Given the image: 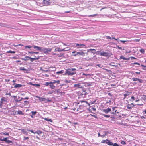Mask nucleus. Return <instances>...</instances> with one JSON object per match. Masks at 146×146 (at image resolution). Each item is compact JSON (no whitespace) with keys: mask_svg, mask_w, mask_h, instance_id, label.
<instances>
[{"mask_svg":"<svg viewBox=\"0 0 146 146\" xmlns=\"http://www.w3.org/2000/svg\"><path fill=\"white\" fill-rule=\"evenodd\" d=\"M1 100L2 101V102H3L4 103H5L7 102V99L6 98L2 97Z\"/></svg>","mask_w":146,"mask_h":146,"instance_id":"obj_10","label":"nucleus"},{"mask_svg":"<svg viewBox=\"0 0 146 146\" xmlns=\"http://www.w3.org/2000/svg\"><path fill=\"white\" fill-rule=\"evenodd\" d=\"M31 84L33 85L36 86H40V85L39 84Z\"/></svg>","mask_w":146,"mask_h":146,"instance_id":"obj_59","label":"nucleus"},{"mask_svg":"<svg viewBox=\"0 0 146 146\" xmlns=\"http://www.w3.org/2000/svg\"><path fill=\"white\" fill-rule=\"evenodd\" d=\"M43 2L46 5H48L50 4V0H43Z\"/></svg>","mask_w":146,"mask_h":146,"instance_id":"obj_8","label":"nucleus"},{"mask_svg":"<svg viewBox=\"0 0 146 146\" xmlns=\"http://www.w3.org/2000/svg\"><path fill=\"white\" fill-rule=\"evenodd\" d=\"M42 131L40 130H38L35 132V133H37L39 135L42 133Z\"/></svg>","mask_w":146,"mask_h":146,"instance_id":"obj_21","label":"nucleus"},{"mask_svg":"<svg viewBox=\"0 0 146 146\" xmlns=\"http://www.w3.org/2000/svg\"><path fill=\"white\" fill-rule=\"evenodd\" d=\"M80 94L81 95H87L88 94V93L86 92L85 90H83L82 93H81Z\"/></svg>","mask_w":146,"mask_h":146,"instance_id":"obj_22","label":"nucleus"},{"mask_svg":"<svg viewBox=\"0 0 146 146\" xmlns=\"http://www.w3.org/2000/svg\"><path fill=\"white\" fill-rule=\"evenodd\" d=\"M140 39H135L134 40V41L135 42H139L140 41Z\"/></svg>","mask_w":146,"mask_h":146,"instance_id":"obj_54","label":"nucleus"},{"mask_svg":"<svg viewBox=\"0 0 146 146\" xmlns=\"http://www.w3.org/2000/svg\"><path fill=\"white\" fill-rule=\"evenodd\" d=\"M143 99L145 100H146V95H143Z\"/></svg>","mask_w":146,"mask_h":146,"instance_id":"obj_53","label":"nucleus"},{"mask_svg":"<svg viewBox=\"0 0 146 146\" xmlns=\"http://www.w3.org/2000/svg\"><path fill=\"white\" fill-rule=\"evenodd\" d=\"M139 51L140 52L142 53H144L145 52L144 50L143 49H141Z\"/></svg>","mask_w":146,"mask_h":146,"instance_id":"obj_36","label":"nucleus"},{"mask_svg":"<svg viewBox=\"0 0 146 146\" xmlns=\"http://www.w3.org/2000/svg\"><path fill=\"white\" fill-rule=\"evenodd\" d=\"M103 115L105 117H107V118H109L110 117V115H106L105 114H103Z\"/></svg>","mask_w":146,"mask_h":146,"instance_id":"obj_40","label":"nucleus"},{"mask_svg":"<svg viewBox=\"0 0 146 146\" xmlns=\"http://www.w3.org/2000/svg\"><path fill=\"white\" fill-rule=\"evenodd\" d=\"M49 86H50V88L52 89H54L55 88V86L53 85V84L51 83H50Z\"/></svg>","mask_w":146,"mask_h":146,"instance_id":"obj_17","label":"nucleus"},{"mask_svg":"<svg viewBox=\"0 0 146 146\" xmlns=\"http://www.w3.org/2000/svg\"><path fill=\"white\" fill-rule=\"evenodd\" d=\"M7 53H15V52L14 51H11V50L7 51Z\"/></svg>","mask_w":146,"mask_h":146,"instance_id":"obj_38","label":"nucleus"},{"mask_svg":"<svg viewBox=\"0 0 146 146\" xmlns=\"http://www.w3.org/2000/svg\"><path fill=\"white\" fill-rule=\"evenodd\" d=\"M0 26L2 27H5V24L2 23H0Z\"/></svg>","mask_w":146,"mask_h":146,"instance_id":"obj_55","label":"nucleus"},{"mask_svg":"<svg viewBox=\"0 0 146 146\" xmlns=\"http://www.w3.org/2000/svg\"><path fill=\"white\" fill-rule=\"evenodd\" d=\"M60 90L58 89L57 90V92L56 91V93L57 92L58 94H62V92H60Z\"/></svg>","mask_w":146,"mask_h":146,"instance_id":"obj_37","label":"nucleus"},{"mask_svg":"<svg viewBox=\"0 0 146 146\" xmlns=\"http://www.w3.org/2000/svg\"><path fill=\"white\" fill-rule=\"evenodd\" d=\"M78 55L79 54L80 55L84 56V53L82 51L77 52Z\"/></svg>","mask_w":146,"mask_h":146,"instance_id":"obj_20","label":"nucleus"},{"mask_svg":"<svg viewBox=\"0 0 146 146\" xmlns=\"http://www.w3.org/2000/svg\"><path fill=\"white\" fill-rule=\"evenodd\" d=\"M131 99L132 100H130V101H133L134 100H135V98L133 96H132L131 97Z\"/></svg>","mask_w":146,"mask_h":146,"instance_id":"obj_50","label":"nucleus"},{"mask_svg":"<svg viewBox=\"0 0 146 146\" xmlns=\"http://www.w3.org/2000/svg\"><path fill=\"white\" fill-rule=\"evenodd\" d=\"M19 69L20 70H23L24 72H27V69H25L23 67H20V68Z\"/></svg>","mask_w":146,"mask_h":146,"instance_id":"obj_26","label":"nucleus"},{"mask_svg":"<svg viewBox=\"0 0 146 146\" xmlns=\"http://www.w3.org/2000/svg\"><path fill=\"white\" fill-rule=\"evenodd\" d=\"M69 50H70V49L69 48L67 47V48H64V49H60V50H61V52L63 51H68Z\"/></svg>","mask_w":146,"mask_h":146,"instance_id":"obj_15","label":"nucleus"},{"mask_svg":"<svg viewBox=\"0 0 146 146\" xmlns=\"http://www.w3.org/2000/svg\"><path fill=\"white\" fill-rule=\"evenodd\" d=\"M74 87L76 88H82V86L81 85V84L80 83H79L77 84H74Z\"/></svg>","mask_w":146,"mask_h":146,"instance_id":"obj_7","label":"nucleus"},{"mask_svg":"<svg viewBox=\"0 0 146 146\" xmlns=\"http://www.w3.org/2000/svg\"><path fill=\"white\" fill-rule=\"evenodd\" d=\"M112 145L113 146H119V145L117 143H113Z\"/></svg>","mask_w":146,"mask_h":146,"instance_id":"obj_52","label":"nucleus"},{"mask_svg":"<svg viewBox=\"0 0 146 146\" xmlns=\"http://www.w3.org/2000/svg\"><path fill=\"white\" fill-rule=\"evenodd\" d=\"M97 59L96 56H94L92 58L90 59V60H96Z\"/></svg>","mask_w":146,"mask_h":146,"instance_id":"obj_27","label":"nucleus"},{"mask_svg":"<svg viewBox=\"0 0 146 146\" xmlns=\"http://www.w3.org/2000/svg\"><path fill=\"white\" fill-rule=\"evenodd\" d=\"M7 137L4 138V137L3 139H2V140H1V141H5L6 142V141L7 140Z\"/></svg>","mask_w":146,"mask_h":146,"instance_id":"obj_32","label":"nucleus"},{"mask_svg":"<svg viewBox=\"0 0 146 146\" xmlns=\"http://www.w3.org/2000/svg\"><path fill=\"white\" fill-rule=\"evenodd\" d=\"M64 71L63 70H62L60 71L57 72H56V74H62L64 73Z\"/></svg>","mask_w":146,"mask_h":146,"instance_id":"obj_23","label":"nucleus"},{"mask_svg":"<svg viewBox=\"0 0 146 146\" xmlns=\"http://www.w3.org/2000/svg\"><path fill=\"white\" fill-rule=\"evenodd\" d=\"M30 57L28 56H26L24 58H22L21 59L25 61L28 60L29 59Z\"/></svg>","mask_w":146,"mask_h":146,"instance_id":"obj_14","label":"nucleus"},{"mask_svg":"<svg viewBox=\"0 0 146 146\" xmlns=\"http://www.w3.org/2000/svg\"><path fill=\"white\" fill-rule=\"evenodd\" d=\"M21 99H23V100H25V99L28 100L29 99V98L28 97H25L24 98H21Z\"/></svg>","mask_w":146,"mask_h":146,"instance_id":"obj_62","label":"nucleus"},{"mask_svg":"<svg viewBox=\"0 0 146 146\" xmlns=\"http://www.w3.org/2000/svg\"><path fill=\"white\" fill-rule=\"evenodd\" d=\"M106 38L107 39H111V38H112L113 39H114L115 40H117L119 39V38H117V39H116L114 37L111 38L110 37V36H106Z\"/></svg>","mask_w":146,"mask_h":146,"instance_id":"obj_19","label":"nucleus"},{"mask_svg":"<svg viewBox=\"0 0 146 146\" xmlns=\"http://www.w3.org/2000/svg\"><path fill=\"white\" fill-rule=\"evenodd\" d=\"M32 46H25V48H31L32 47Z\"/></svg>","mask_w":146,"mask_h":146,"instance_id":"obj_58","label":"nucleus"},{"mask_svg":"<svg viewBox=\"0 0 146 146\" xmlns=\"http://www.w3.org/2000/svg\"><path fill=\"white\" fill-rule=\"evenodd\" d=\"M6 142L8 144H9L10 143H12V144H13V143H12V141H11L10 140H8L7 139V140Z\"/></svg>","mask_w":146,"mask_h":146,"instance_id":"obj_35","label":"nucleus"},{"mask_svg":"<svg viewBox=\"0 0 146 146\" xmlns=\"http://www.w3.org/2000/svg\"><path fill=\"white\" fill-rule=\"evenodd\" d=\"M2 134L4 135H9V133H2Z\"/></svg>","mask_w":146,"mask_h":146,"instance_id":"obj_44","label":"nucleus"},{"mask_svg":"<svg viewBox=\"0 0 146 146\" xmlns=\"http://www.w3.org/2000/svg\"><path fill=\"white\" fill-rule=\"evenodd\" d=\"M97 14H93V15H88V17H93L94 16H96V15H97Z\"/></svg>","mask_w":146,"mask_h":146,"instance_id":"obj_41","label":"nucleus"},{"mask_svg":"<svg viewBox=\"0 0 146 146\" xmlns=\"http://www.w3.org/2000/svg\"><path fill=\"white\" fill-rule=\"evenodd\" d=\"M116 108V107H114L112 108V110L113 111L111 113V114H115L116 113H119L118 112H117V110H115Z\"/></svg>","mask_w":146,"mask_h":146,"instance_id":"obj_12","label":"nucleus"},{"mask_svg":"<svg viewBox=\"0 0 146 146\" xmlns=\"http://www.w3.org/2000/svg\"><path fill=\"white\" fill-rule=\"evenodd\" d=\"M69 69L72 72H74L76 70V69L75 68H71Z\"/></svg>","mask_w":146,"mask_h":146,"instance_id":"obj_42","label":"nucleus"},{"mask_svg":"<svg viewBox=\"0 0 146 146\" xmlns=\"http://www.w3.org/2000/svg\"><path fill=\"white\" fill-rule=\"evenodd\" d=\"M121 143L123 145H125L126 144V142L125 141H121Z\"/></svg>","mask_w":146,"mask_h":146,"instance_id":"obj_48","label":"nucleus"},{"mask_svg":"<svg viewBox=\"0 0 146 146\" xmlns=\"http://www.w3.org/2000/svg\"><path fill=\"white\" fill-rule=\"evenodd\" d=\"M102 111L106 114H107L108 112H111V110L110 108H108L106 109H103Z\"/></svg>","mask_w":146,"mask_h":146,"instance_id":"obj_5","label":"nucleus"},{"mask_svg":"<svg viewBox=\"0 0 146 146\" xmlns=\"http://www.w3.org/2000/svg\"><path fill=\"white\" fill-rule=\"evenodd\" d=\"M66 74H67L68 76H72L76 74L75 72H72L69 69L66 70L65 72Z\"/></svg>","mask_w":146,"mask_h":146,"instance_id":"obj_3","label":"nucleus"},{"mask_svg":"<svg viewBox=\"0 0 146 146\" xmlns=\"http://www.w3.org/2000/svg\"><path fill=\"white\" fill-rule=\"evenodd\" d=\"M106 143L109 145H113V143L111 142L110 140L108 139H106Z\"/></svg>","mask_w":146,"mask_h":146,"instance_id":"obj_11","label":"nucleus"},{"mask_svg":"<svg viewBox=\"0 0 146 146\" xmlns=\"http://www.w3.org/2000/svg\"><path fill=\"white\" fill-rule=\"evenodd\" d=\"M120 59H123L124 60H129V58H127L124 57L123 56H120Z\"/></svg>","mask_w":146,"mask_h":146,"instance_id":"obj_18","label":"nucleus"},{"mask_svg":"<svg viewBox=\"0 0 146 146\" xmlns=\"http://www.w3.org/2000/svg\"><path fill=\"white\" fill-rule=\"evenodd\" d=\"M28 131H29L30 132H31L34 133V134H35V132H34L32 130H27Z\"/></svg>","mask_w":146,"mask_h":146,"instance_id":"obj_63","label":"nucleus"},{"mask_svg":"<svg viewBox=\"0 0 146 146\" xmlns=\"http://www.w3.org/2000/svg\"><path fill=\"white\" fill-rule=\"evenodd\" d=\"M137 81H139L140 83H142L143 82V80L142 79L139 78L138 79Z\"/></svg>","mask_w":146,"mask_h":146,"instance_id":"obj_45","label":"nucleus"},{"mask_svg":"<svg viewBox=\"0 0 146 146\" xmlns=\"http://www.w3.org/2000/svg\"><path fill=\"white\" fill-rule=\"evenodd\" d=\"M100 55L105 57H107V56H111L110 54L108 53L107 52H104V51H102L100 52Z\"/></svg>","mask_w":146,"mask_h":146,"instance_id":"obj_4","label":"nucleus"},{"mask_svg":"<svg viewBox=\"0 0 146 146\" xmlns=\"http://www.w3.org/2000/svg\"><path fill=\"white\" fill-rule=\"evenodd\" d=\"M143 113L144 114H146V109H145L143 111Z\"/></svg>","mask_w":146,"mask_h":146,"instance_id":"obj_60","label":"nucleus"},{"mask_svg":"<svg viewBox=\"0 0 146 146\" xmlns=\"http://www.w3.org/2000/svg\"><path fill=\"white\" fill-rule=\"evenodd\" d=\"M52 50V48H42L41 52H43L44 53H47L48 52H50Z\"/></svg>","mask_w":146,"mask_h":146,"instance_id":"obj_2","label":"nucleus"},{"mask_svg":"<svg viewBox=\"0 0 146 146\" xmlns=\"http://www.w3.org/2000/svg\"><path fill=\"white\" fill-rule=\"evenodd\" d=\"M22 131L24 134H25L26 135L28 134V133L25 129H22Z\"/></svg>","mask_w":146,"mask_h":146,"instance_id":"obj_29","label":"nucleus"},{"mask_svg":"<svg viewBox=\"0 0 146 146\" xmlns=\"http://www.w3.org/2000/svg\"><path fill=\"white\" fill-rule=\"evenodd\" d=\"M85 86H89L91 85V84H90V83L89 82H86L85 84Z\"/></svg>","mask_w":146,"mask_h":146,"instance_id":"obj_33","label":"nucleus"},{"mask_svg":"<svg viewBox=\"0 0 146 146\" xmlns=\"http://www.w3.org/2000/svg\"><path fill=\"white\" fill-rule=\"evenodd\" d=\"M33 47L34 48L36 49V50H38L40 51H41L42 48L41 47L35 46L33 45Z\"/></svg>","mask_w":146,"mask_h":146,"instance_id":"obj_9","label":"nucleus"},{"mask_svg":"<svg viewBox=\"0 0 146 146\" xmlns=\"http://www.w3.org/2000/svg\"><path fill=\"white\" fill-rule=\"evenodd\" d=\"M50 82H46L44 84V85H45L46 86H48V85H50Z\"/></svg>","mask_w":146,"mask_h":146,"instance_id":"obj_39","label":"nucleus"},{"mask_svg":"<svg viewBox=\"0 0 146 146\" xmlns=\"http://www.w3.org/2000/svg\"><path fill=\"white\" fill-rule=\"evenodd\" d=\"M17 113L20 115H23V112L19 110H18Z\"/></svg>","mask_w":146,"mask_h":146,"instance_id":"obj_24","label":"nucleus"},{"mask_svg":"<svg viewBox=\"0 0 146 146\" xmlns=\"http://www.w3.org/2000/svg\"><path fill=\"white\" fill-rule=\"evenodd\" d=\"M36 97L38 98L40 101L41 102L44 101L46 103L47 102H51V100H49L48 98H44L40 97L38 96H36Z\"/></svg>","mask_w":146,"mask_h":146,"instance_id":"obj_1","label":"nucleus"},{"mask_svg":"<svg viewBox=\"0 0 146 146\" xmlns=\"http://www.w3.org/2000/svg\"><path fill=\"white\" fill-rule=\"evenodd\" d=\"M53 93H56V90L55 91H53V90H52V91H49L48 92V94H52Z\"/></svg>","mask_w":146,"mask_h":146,"instance_id":"obj_28","label":"nucleus"},{"mask_svg":"<svg viewBox=\"0 0 146 146\" xmlns=\"http://www.w3.org/2000/svg\"><path fill=\"white\" fill-rule=\"evenodd\" d=\"M60 49L59 48H56L55 49V51H58V52H61Z\"/></svg>","mask_w":146,"mask_h":146,"instance_id":"obj_34","label":"nucleus"},{"mask_svg":"<svg viewBox=\"0 0 146 146\" xmlns=\"http://www.w3.org/2000/svg\"><path fill=\"white\" fill-rule=\"evenodd\" d=\"M120 41L121 42L123 43V44H127L126 43H125V42H127L126 40H120Z\"/></svg>","mask_w":146,"mask_h":146,"instance_id":"obj_46","label":"nucleus"},{"mask_svg":"<svg viewBox=\"0 0 146 146\" xmlns=\"http://www.w3.org/2000/svg\"><path fill=\"white\" fill-rule=\"evenodd\" d=\"M129 95V94H124V99H125V98Z\"/></svg>","mask_w":146,"mask_h":146,"instance_id":"obj_43","label":"nucleus"},{"mask_svg":"<svg viewBox=\"0 0 146 146\" xmlns=\"http://www.w3.org/2000/svg\"><path fill=\"white\" fill-rule=\"evenodd\" d=\"M28 53H29L31 54H39V52H33V51H31V52L28 51Z\"/></svg>","mask_w":146,"mask_h":146,"instance_id":"obj_16","label":"nucleus"},{"mask_svg":"<svg viewBox=\"0 0 146 146\" xmlns=\"http://www.w3.org/2000/svg\"><path fill=\"white\" fill-rule=\"evenodd\" d=\"M135 105H134L133 103H132L131 104H128L127 105V109H128L129 110H131L132 109V108L134 107Z\"/></svg>","mask_w":146,"mask_h":146,"instance_id":"obj_6","label":"nucleus"},{"mask_svg":"<svg viewBox=\"0 0 146 146\" xmlns=\"http://www.w3.org/2000/svg\"><path fill=\"white\" fill-rule=\"evenodd\" d=\"M22 86V85L20 84H15L14 85V87L15 88H20Z\"/></svg>","mask_w":146,"mask_h":146,"instance_id":"obj_13","label":"nucleus"},{"mask_svg":"<svg viewBox=\"0 0 146 146\" xmlns=\"http://www.w3.org/2000/svg\"><path fill=\"white\" fill-rule=\"evenodd\" d=\"M138 79L137 78H132V80L133 81H137Z\"/></svg>","mask_w":146,"mask_h":146,"instance_id":"obj_49","label":"nucleus"},{"mask_svg":"<svg viewBox=\"0 0 146 146\" xmlns=\"http://www.w3.org/2000/svg\"><path fill=\"white\" fill-rule=\"evenodd\" d=\"M106 143V140H102L101 142L102 143Z\"/></svg>","mask_w":146,"mask_h":146,"instance_id":"obj_47","label":"nucleus"},{"mask_svg":"<svg viewBox=\"0 0 146 146\" xmlns=\"http://www.w3.org/2000/svg\"><path fill=\"white\" fill-rule=\"evenodd\" d=\"M31 112L32 115L33 116L35 115L37 113V112L36 111H32Z\"/></svg>","mask_w":146,"mask_h":146,"instance_id":"obj_31","label":"nucleus"},{"mask_svg":"<svg viewBox=\"0 0 146 146\" xmlns=\"http://www.w3.org/2000/svg\"><path fill=\"white\" fill-rule=\"evenodd\" d=\"M56 83H57V84H60V81L59 80L56 81Z\"/></svg>","mask_w":146,"mask_h":146,"instance_id":"obj_64","label":"nucleus"},{"mask_svg":"<svg viewBox=\"0 0 146 146\" xmlns=\"http://www.w3.org/2000/svg\"><path fill=\"white\" fill-rule=\"evenodd\" d=\"M29 139V138L28 137H24L23 140H28Z\"/></svg>","mask_w":146,"mask_h":146,"instance_id":"obj_56","label":"nucleus"},{"mask_svg":"<svg viewBox=\"0 0 146 146\" xmlns=\"http://www.w3.org/2000/svg\"><path fill=\"white\" fill-rule=\"evenodd\" d=\"M36 58H32L30 57L29 60H30L31 62H32Z\"/></svg>","mask_w":146,"mask_h":146,"instance_id":"obj_30","label":"nucleus"},{"mask_svg":"<svg viewBox=\"0 0 146 146\" xmlns=\"http://www.w3.org/2000/svg\"><path fill=\"white\" fill-rule=\"evenodd\" d=\"M24 102L26 104H27L29 103V102L27 101H24Z\"/></svg>","mask_w":146,"mask_h":146,"instance_id":"obj_61","label":"nucleus"},{"mask_svg":"<svg viewBox=\"0 0 146 146\" xmlns=\"http://www.w3.org/2000/svg\"><path fill=\"white\" fill-rule=\"evenodd\" d=\"M77 52L76 51H74L72 52V53L73 54H73L72 55L73 56H77L78 55V53H77Z\"/></svg>","mask_w":146,"mask_h":146,"instance_id":"obj_25","label":"nucleus"},{"mask_svg":"<svg viewBox=\"0 0 146 146\" xmlns=\"http://www.w3.org/2000/svg\"><path fill=\"white\" fill-rule=\"evenodd\" d=\"M56 83V80H54L52 82H50V83L52 84H53Z\"/></svg>","mask_w":146,"mask_h":146,"instance_id":"obj_51","label":"nucleus"},{"mask_svg":"<svg viewBox=\"0 0 146 146\" xmlns=\"http://www.w3.org/2000/svg\"><path fill=\"white\" fill-rule=\"evenodd\" d=\"M129 58V59L131 58L132 60L136 59V58H135L134 57H133V56Z\"/></svg>","mask_w":146,"mask_h":146,"instance_id":"obj_57","label":"nucleus"}]
</instances>
